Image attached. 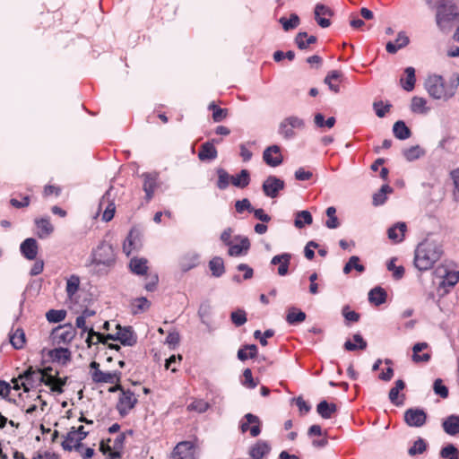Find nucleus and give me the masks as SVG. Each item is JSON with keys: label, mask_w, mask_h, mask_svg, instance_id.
<instances>
[{"label": "nucleus", "mask_w": 459, "mask_h": 459, "mask_svg": "<svg viewBox=\"0 0 459 459\" xmlns=\"http://www.w3.org/2000/svg\"><path fill=\"white\" fill-rule=\"evenodd\" d=\"M209 268L212 272V276L221 277L225 273V266L223 259L220 256L213 257L209 262Z\"/></svg>", "instance_id": "nucleus-40"}, {"label": "nucleus", "mask_w": 459, "mask_h": 459, "mask_svg": "<svg viewBox=\"0 0 459 459\" xmlns=\"http://www.w3.org/2000/svg\"><path fill=\"white\" fill-rule=\"evenodd\" d=\"M404 74L406 75V78H401L400 82L402 84V87L406 91H411L414 89L416 77H415V69L411 66H409L405 68Z\"/></svg>", "instance_id": "nucleus-33"}, {"label": "nucleus", "mask_w": 459, "mask_h": 459, "mask_svg": "<svg viewBox=\"0 0 459 459\" xmlns=\"http://www.w3.org/2000/svg\"><path fill=\"white\" fill-rule=\"evenodd\" d=\"M210 407L209 403L202 399L194 400L187 405V411L198 413L205 412Z\"/></svg>", "instance_id": "nucleus-59"}, {"label": "nucleus", "mask_w": 459, "mask_h": 459, "mask_svg": "<svg viewBox=\"0 0 459 459\" xmlns=\"http://www.w3.org/2000/svg\"><path fill=\"white\" fill-rule=\"evenodd\" d=\"M405 388V383L402 380H396L394 383V386L390 389L388 394V398L390 402L394 405H400L402 403L398 402V395L401 390Z\"/></svg>", "instance_id": "nucleus-46"}, {"label": "nucleus", "mask_w": 459, "mask_h": 459, "mask_svg": "<svg viewBox=\"0 0 459 459\" xmlns=\"http://www.w3.org/2000/svg\"><path fill=\"white\" fill-rule=\"evenodd\" d=\"M337 411L334 403H329L326 401L320 402L316 406L317 413L324 419L332 418L333 414Z\"/></svg>", "instance_id": "nucleus-36"}, {"label": "nucleus", "mask_w": 459, "mask_h": 459, "mask_svg": "<svg viewBox=\"0 0 459 459\" xmlns=\"http://www.w3.org/2000/svg\"><path fill=\"white\" fill-rule=\"evenodd\" d=\"M436 9V24L442 33L448 34L459 23V6L454 0H439Z\"/></svg>", "instance_id": "nucleus-2"}, {"label": "nucleus", "mask_w": 459, "mask_h": 459, "mask_svg": "<svg viewBox=\"0 0 459 459\" xmlns=\"http://www.w3.org/2000/svg\"><path fill=\"white\" fill-rule=\"evenodd\" d=\"M286 125L290 126L293 130L294 129H303L305 127V122L303 119L295 117L290 116L282 120Z\"/></svg>", "instance_id": "nucleus-64"}, {"label": "nucleus", "mask_w": 459, "mask_h": 459, "mask_svg": "<svg viewBox=\"0 0 459 459\" xmlns=\"http://www.w3.org/2000/svg\"><path fill=\"white\" fill-rule=\"evenodd\" d=\"M44 378L42 384L50 387L51 392L56 394H62L64 392L63 386L65 385L67 377L60 378L57 377L58 372L56 371L55 374L48 375V373H43Z\"/></svg>", "instance_id": "nucleus-19"}, {"label": "nucleus", "mask_w": 459, "mask_h": 459, "mask_svg": "<svg viewBox=\"0 0 459 459\" xmlns=\"http://www.w3.org/2000/svg\"><path fill=\"white\" fill-rule=\"evenodd\" d=\"M317 40L316 36H308L307 32H299L295 37V43L301 50L307 49Z\"/></svg>", "instance_id": "nucleus-34"}, {"label": "nucleus", "mask_w": 459, "mask_h": 459, "mask_svg": "<svg viewBox=\"0 0 459 459\" xmlns=\"http://www.w3.org/2000/svg\"><path fill=\"white\" fill-rule=\"evenodd\" d=\"M409 43L410 39L406 33L400 31L395 42L388 41L385 49L389 54H395L399 49L405 48Z\"/></svg>", "instance_id": "nucleus-27"}, {"label": "nucleus", "mask_w": 459, "mask_h": 459, "mask_svg": "<svg viewBox=\"0 0 459 459\" xmlns=\"http://www.w3.org/2000/svg\"><path fill=\"white\" fill-rule=\"evenodd\" d=\"M292 255L290 253H282L281 255H274L271 264L275 265L279 264L278 267V274L281 276H285L289 272V265L290 264Z\"/></svg>", "instance_id": "nucleus-23"}, {"label": "nucleus", "mask_w": 459, "mask_h": 459, "mask_svg": "<svg viewBox=\"0 0 459 459\" xmlns=\"http://www.w3.org/2000/svg\"><path fill=\"white\" fill-rule=\"evenodd\" d=\"M352 269L359 273L365 271L364 265L359 264V258L356 255L351 256L343 267V273L348 274Z\"/></svg>", "instance_id": "nucleus-57"}, {"label": "nucleus", "mask_w": 459, "mask_h": 459, "mask_svg": "<svg viewBox=\"0 0 459 459\" xmlns=\"http://www.w3.org/2000/svg\"><path fill=\"white\" fill-rule=\"evenodd\" d=\"M403 154L408 161H413L423 156L425 154V152L419 145H415L408 149H404L403 151Z\"/></svg>", "instance_id": "nucleus-48"}, {"label": "nucleus", "mask_w": 459, "mask_h": 459, "mask_svg": "<svg viewBox=\"0 0 459 459\" xmlns=\"http://www.w3.org/2000/svg\"><path fill=\"white\" fill-rule=\"evenodd\" d=\"M20 250L22 255L28 260H34L37 257L39 246L33 238H28L22 242Z\"/></svg>", "instance_id": "nucleus-21"}, {"label": "nucleus", "mask_w": 459, "mask_h": 459, "mask_svg": "<svg viewBox=\"0 0 459 459\" xmlns=\"http://www.w3.org/2000/svg\"><path fill=\"white\" fill-rule=\"evenodd\" d=\"M429 94L436 100H449L453 97L452 91H448L444 79L440 75H430L425 82Z\"/></svg>", "instance_id": "nucleus-3"}, {"label": "nucleus", "mask_w": 459, "mask_h": 459, "mask_svg": "<svg viewBox=\"0 0 459 459\" xmlns=\"http://www.w3.org/2000/svg\"><path fill=\"white\" fill-rule=\"evenodd\" d=\"M326 216L328 217L327 221H325V226L328 229L333 230L337 229L340 226V221L336 213V209L333 206H330L325 211Z\"/></svg>", "instance_id": "nucleus-54"}, {"label": "nucleus", "mask_w": 459, "mask_h": 459, "mask_svg": "<svg viewBox=\"0 0 459 459\" xmlns=\"http://www.w3.org/2000/svg\"><path fill=\"white\" fill-rule=\"evenodd\" d=\"M392 187L388 185L381 186L380 190L373 195V204L377 206L383 204L386 199V194L392 192Z\"/></svg>", "instance_id": "nucleus-58"}, {"label": "nucleus", "mask_w": 459, "mask_h": 459, "mask_svg": "<svg viewBox=\"0 0 459 459\" xmlns=\"http://www.w3.org/2000/svg\"><path fill=\"white\" fill-rule=\"evenodd\" d=\"M212 314V306L209 301H204L201 303L198 309V316L201 322L205 325H209L208 319Z\"/></svg>", "instance_id": "nucleus-56"}, {"label": "nucleus", "mask_w": 459, "mask_h": 459, "mask_svg": "<svg viewBox=\"0 0 459 459\" xmlns=\"http://www.w3.org/2000/svg\"><path fill=\"white\" fill-rule=\"evenodd\" d=\"M427 342H418L413 345L412 347V360L416 363L419 362H428L430 359V354L429 353H423L420 355L419 353L422 351L423 350L428 348Z\"/></svg>", "instance_id": "nucleus-32"}, {"label": "nucleus", "mask_w": 459, "mask_h": 459, "mask_svg": "<svg viewBox=\"0 0 459 459\" xmlns=\"http://www.w3.org/2000/svg\"><path fill=\"white\" fill-rule=\"evenodd\" d=\"M82 439L79 438V435L75 432V427H72L69 432L64 437L61 446L65 451H80L83 447Z\"/></svg>", "instance_id": "nucleus-17"}, {"label": "nucleus", "mask_w": 459, "mask_h": 459, "mask_svg": "<svg viewBox=\"0 0 459 459\" xmlns=\"http://www.w3.org/2000/svg\"><path fill=\"white\" fill-rule=\"evenodd\" d=\"M148 260L146 258L134 257L129 263L130 270L137 275H145L148 271Z\"/></svg>", "instance_id": "nucleus-30"}, {"label": "nucleus", "mask_w": 459, "mask_h": 459, "mask_svg": "<svg viewBox=\"0 0 459 459\" xmlns=\"http://www.w3.org/2000/svg\"><path fill=\"white\" fill-rule=\"evenodd\" d=\"M19 378L22 380L21 385H22L23 391L28 393L30 389L41 385L44 374H42L40 368H34L30 366L23 373L19 375Z\"/></svg>", "instance_id": "nucleus-5"}, {"label": "nucleus", "mask_w": 459, "mask_h": 459, "mask_svg": "<svg viewBox=\"0 0 459 459\" xmlns=\"http://www.w3.org/2000/svg\"><path fill=\"white\" fill-rule=\"evenodd\" d=\"M91 264L95 265L111 266L114 264L116 255L112 245L101 241L91 253Z\"/></svg>", "instance_id": "nucleus-4"}, {"label": "nucleus", "mask_w": 459, "mask_h": 459, "mask_svg": "<svg viewBox=\"0 0 459 459\" xmlns=\"http://www.w3.org/2000/svg\"><path fill=\"white\" fill-rule=\"evenodd\" d=\"M334 14L333 11L324 4H316L314 10V17L317 24L321 28H328L331 26L330 18Z\"/></svg>", "instance_id": "nucleus-14"}, {"label": "nucleus", "mask_w": 459, "mask_h": 459, "mask_svg": "<svg viewBox=\"0 0 459 459\" xmlns=\"http://www.w3.org/2000/svg\"><path fill=\"white\" fill-rule=\"evenodd\" d=\"M406 224L404 222H397L388 229L387 235L389 239L395 243L403 241L406 231Z\"/></svg>", "instance_id": "nucleus-28"}, {"label": "nucleus", "mask_w": 459, "mask_h": 459, "mask_svg": "<svg viewBox=\"0 0 459 459\" xmlns=\"http://www.w3.org/2000/svg\"><path fill=\"white\" fill-rule=\"evenodd\" d=\"M230 318L236 326H241L247 322V314L244 310L238 309L231 313Z\"/></svg>", "instance_id": "nucleus-63"}, {"label": "nucleus", "mask_w": 459, "mask_h": 459, "mask_svg": "<svg viewBox=\"0 0 459 459\" xmlns=\"http://www.w3.org/2000/svg\"><path fill=\"white\" fill-rule=\"evenodd\" d=\"M10 342L16 350L23 348L25 344V333L22 328H17L10 334Z\"/></svg>", "instance_id": "nucleus-42"}, {"label": "nucleus", "mask_w": 459, "mask_h": 459, "mask_svg": "<svg viewBox=\"0 0 459 459\" xmlns=\"http://www.w3.org/2000/svg\"><path fill=\"white\" fill-rule=\"evenodd\" d=\"M118 329L116 334L103 335L105 343L108 340L119 341L123 345L133 346L136 343V336L131 327L122 328L119 325H117Z\"/></svg>", "instance_id": "nucleus-7"}, {"label": "nucleus", "mask_w": 459, "mask_h": 459, "mask_svg": "<svg viewBox=\"0 0 459 459\" xmlns=\"http://www.w3.org/2000/svg\"><path fill=\"white\" fill-rule=\"evenodd\" d=\"M257 347L255 344L245 345L238 351V359L244 361L247 359H253L257 355Z\"/></svg>", "instance_id": "nucleus-45"}, {"label": "nucleus", "mask_w": 459, "mask_h": 459, "mask_svg": "<svg viewBox=\"0 0 459 459\" xmlns=\"http://www.w3.org/2000/svg\"><path fill=\"white\" fill-rule=\"evenodd\" d=\"M132 306H133V312L134 314H136L138 312H143V311L147 310L150 307L151 303L146 298L141 297V298L135 299L134 300Z\"/></svg>", "instance_id": "nucleus-60"}, {"label": "nucleus", "mask_w": 459, "mask_h": 459, "mask_svg": "<svg viewBox=\"0 0 459 459\" xmlns=\"http://www.w3.org/2000/svg\"><path fill=\"white\" fill-rule=\"evenodd\" d=\"M111 442L110 439L108 440V443ZM100 450L104 455H107V459H120L121 453L119 451H114L111 449V446L109 444H105L101 442Z\"/></svg>", "instance_id": "nucleus-62"}, {"label": "nucleus", "mask_w": 459, "mask_h": 459, "mask_svg": "<svg viewBox=\"0 0 459 459\" xmlns=\"http://www.w3.org/2000/svg\"><path fill=\"white\" fill-rule=\"evenodd\" d=\"M435 276L441 279L439 285L442 287H454L459 281V271H450L446 266H438Z\"/></svg>", "instance_id": "nucleus-10"}, {"label": "nucleus", "mask_w": 459, "mask_h": 459, "mask_svg": "<svg viewBox=\"0 0 459 459\" xmlns=\"http://www.w3.org/2000/svg\"><path fill=\"white\" fill-rule=\"evenodd\" d=\"M137 403L135 394L130 390H122L117 404V410L121 416H126Z\"/></svg>", "instance_id": "nucleus-8"}, {"label": "nucleus", "mask_w": 459, "mask_h": 459, "mask_svg": "<svg viewBox=\"0 0 459 459\" xmlns=\"http://www.w3.org/2000/svg\"><path fill=\"white\" fill-rule=\"evenodd\" d=\"M313 222V218L311 213L308 211H300L296 213L294 225L298 229H302L306 225H311Z\"/></svg>", "instance_id": "nucleus-39"}, {"label": "nucleus", "mask_w": 459, "mask_h": 459, "mask_svg": "<svg viewBox=\"0 0 459 459\" xmlns=\"http://www.w3.org/2000/svg\"><path fill=\"white\" fill-rule=\"evenodd\" d=\"M443 459H459V450L453 444L444 446L439 453Z\"/></svg>", "instance_id": "nucleus-55"}, {"label": "nucleus", "mask_w": 459, "mask_h": 459, "mask_svg": "<svg viewBox=\"0 0 459 459\" xmlns=\"http://www.w3.org/2000/svg\"><path fill=\"white\" fill-rule=\"evenodd\" d=\"M217 150L213 144L206 142L202 144L198 153V158L201 160H212L217 158Z\"/></svg>", "instance_id": "nucleus-31"}, {"label": "nucleus", "mask_w": 459, "mask_h": 459, "mask_svg": "<svg viewBox=\"0 0 459 459\" xmlns=\"http://www.w3.org/2000/svg\"><path fill=\"white\" fill-rule=\"evenodd\" d=\"M279 22L282 25L283 30L289 31L297 28L299 25L300 20L296 13H291L290 19L281 17Z\"/></svg>", "instance_id": "nucleus-51"}, {"label": "nucleus", "mask_w": 459, "mask_h": 459, "mask_svg": "<svg viewBox=\"0 0 459 459\" xmlns=\"http://www.w3.org/2000/svg\"><path fill=\"white\" fill-rule=\"evenodd\" d=\"M35 225L37 227V235L39 238H46L50 236L54 231V226L51 224L49 218L35 219Z\"/></svg>", "instance_id": "nucleus-26"}, {"label": "nucleus", "mask_w": 459, "mask_h": 459, "mask_svg": "<svg viewBox=\"0 0 459 459\" xmlns=\"http://www.w3.org/2000/svg\"><path fill=\"white\" fill-rule=\"evenodd\" d=\"M142 247L141 233L136 229H132L123 243V252L129 256L133 252Z\"/></svg>", "instance_id": "nucleus-13"}, {"label": "nucleus", "mask_w": 459, "mask_h": 459, "mask_svg": "<svg viewBox=\"0 0 459 459\" xmlns=\"http://www.w3.org/2000/svg\"><path fill=\"white\" fill-rule=\"evenodd\" d=\"M271 451V446L267 441L258 440L248 451V455L253 459H263Z\"/></svg>", "instance_id": "nucleus-24"}, {"label": "nucleus", "mask_w": 459, "mask_h": 459, "mask_svg": "<svg viewBox=\"0 0 459 459\" xmlns=\"http://www.w3.org/2000/svg\"><path fill=\"white\" fill-rule=\"evenodd\" d=\"M342 76V74L341 72H339L337 70H333V71L329 72L328 74L326 75V77L325 78V83L329 86V89L331 91L337 93L340 91L339 85L338 84H331V81L340 82Z\"/></svg>", "instance_id": "nucleus-52"}, {"label": "nucleus", "mask_w": 459, "mask_h": 459, "mask_svg": "<svg viewBox=\"0 0 459 459\" xmlns=\"http://www.w3.org/2000/svg\"><path fill=\"white\" fill-rule=\"evenodd\" d=\"M218 175L217 187L221 190L226 189L231 183V177L224 169L219 168L216 170Z\"/></svg>", "instance_id": "nucleus-47"}, {"label": "nucleus", "mask_w": 459, "mask_h": 459, "mask_svg": "<svg viewBox=\"0 0 459 459\" xmlns=\"http://www.w3.org/2000/svg\"><path fill=\"white\" fill-rule=\"evenodd\" d=\"M264 161L270 167H277L283 161L281 148L278 145L267 147L263 153Z\"/></svg>", "instance_id": "nucleus-18"}, {"label": "nucleus", "mask_w": 459, "mask_h": 459, "mask_svg": "<svg viewBox=\"0 0 459 459\" xmlns=\"http://www.w3.org/2000/svg\"><path fill=\"white\" fill-rule=\"evenodd\" d=\"M66 312L65 310H56V309H50L47 312L46 317L48 322L51 323H59L63 321L65 318Z\"/></svg>", "instance_id": "nucleus-61"}, {"label": "nucleus", "mask_w": 459, "mask_h": 459, "mask_svg": "<svg viewBox=\"0 0 459 459\" xmlns=\"http://www.w3.org/2000/svg\"><path fill=\"white\" fill-rule=\"evenodd\" d=\"M411 109L414 113L426 114L429 108L427 107V100L421 97H413L411 99Z\"/></svg>", "instance_id": "nucleus-43"}, {"label": "nucleus", "mask_w": 459, "mask_h": 459, "mask_svg": "<svg viewBox=\"0 0 459 459\" xmlns=\"http://www.w3.org/2000/svg\"><path fill=\"white\" fill-rule=\"evenodd\" d=\"M109 196H110V191L108 190L102 196V198L100 199V204H99L98 213L100 212L102 207L105 204H107L104 209L103 214H102V221H106V222L110 221L113 219V217L115 215V212H116V205H115L114 202L109 201Z\"/></svg>", "instance_id": "nucleus-20"}, {"label": "nucleus", "mask_w": 459, "mask_h": 459, "mask_svg": "<svg viewBox=\"0 0 459 459\" xmlns=\"http://www.w3.org/2000/svg\"><path fill=\"white\" fill-rule=\"evenodd\" d=\"M75 325L78 328L82 329L83 333L88 332L86 342H88L89 347L99 342L105 343V341H103V335L100 333L95 332L92 327L88 328L86 326V319L83 316H77Z\"/></svg>", "instance_id": "nucleus-16"}, {"label": "nucleus", "mask_w": 459, "mask_h": 459, "mask_svg": "<svg viewBox=\"0 0 459 459\" xmlns=\"http://www.w3.org/2000/svg\"><path fill=\"white\" fill-rule=\"evenodd\" d=\"M427 420V413L420 408H410L404 412V421L410 427L420 428Z\"/></svg>", "instance_id": "nucleus-11"}, {"label": "nucleus", "mask_w": 459, "mask_h": 459, "mask_svg": "<svg viewBox=\"0 0 459 459\" xmlns=\"http://www.w3.org/2000/svg\"><path fill=\"white\" fill-rule=\"evenodd\" d=\"M386 292L381 287H375L368 293V300L370 303L379 306L385 302Z\"/></svg>", "instance_id": "nucleus-38"}, {"label": "nucleus", "mask_w": 459, "mask_h": 459, "mask_svg": "<svg viewBox=\"0 0 459 459\" xmlns=\"http://www.w3.org/2000/svg\"><path fill=\"white\" fill-rule=\"evenodd\" d=\"M51 357L54 360L65 364L71 359V352L66 348H57L51 351Z\"/></svg>", "instance_id": "nucleus-50"}, {"label": "nucleus", "mask_w": 459, "mask_h": 459, "mask_svg": "<svg viewBox=\"0 0 459 459\" xmlns=\"http://www.w3.org/2000/svg\"><path fill=\"white\" fill-rule=\"evenodd\" d=\"M236 239H239V244H230L229 246V255L230 256H239L246 254L250 247V242L247 237L237 236Z\"/></svg>", "instance_id": "nucleus-25"}, {"label": "nucleus", "mask_w": 459, "mask_h": 459, "mask_svg": "<svg viewBox=\"0 0 459 459\" xmlns=\"http://www.w3.org/2000/svg\"><path fill=\"white\" fill-rule=\"evenodd\" d=\"M427 442L423 438L418 437V439L414 441L413 445L408 449V454L410 456L414 457L423 454L427 450Z\"/></svg>", "instance_id": "nucleus-49"}, {"label": "nucleus", "mask_w": 459, "mask_h": 459, "mask_svg": "<svg viewBox=\"0 0 459 459\" xmlns=\"http://www.w3.org/2000/svg\"><path fill=\"white\" fill-rule=\"evenodd\" d=\"M250 183V174L247 169H242L239 174L231 177V184L238 188H245Z\"/></svg>", "instance_id": "nucleus-37"}, {"label": "nucleus", "mask_w": 459, "mask_h": 459, "mask_svg": "<svg viewBox=\"0 0 459 459\" xmlns=\"http://www.w3.org/2000/svg\"><path fill=\"white\" fill-rule=\"evenodd\" d=\"M80 278L77 275H71L66 281V293L69 298H72L79 290Z\"/></svg>", "instance_id": "nucleus-53"}, {"label": "nucleus", "mask_w": 459, "mask_h": 459, "mask_svg": "<svg viewBox=\"0 0 459 459\" xmlns=\"http://www.w3.org/2000/svg\"><path fill=\"white\" fill-rule=\"evenodd\" d=\"M143 178V190L145 193L146 202H150L154 196V192L159 186V173L158 172H145L142 174Z\"/></svg>", "instance_id": "nucleus-12"}, {"label": "nucleus", "mask_w": 459, "mask_h": 459, "mask_svg": "<svg viewBox=\"0 0 459 459\" xmlns=\"http://www.w3.org/2000/svg\"><path fill=\"white\" fill-rule=\"evenodd\" d=\"M393 133L399 140H406L411 137L410 128L402 120L396 121L393 126Z\"/></svg>", "instance_id": "nucleus-35"}, {"label": "nucleus", "mask_w": 459, "mask_h": 459, "mask_svg": "<svg viewBox=\"0 0 459 459\" xmlns=\"http://www.w3.org/2000/svg\"><path fill=\"white\" fill-rule=\"evenodd\" d=\"M285 186L282 179L275 177L269 176L263 183L262 189L265 196L269 198H276Z\"/></svg>", "instance_id": "nucleus-9"}, {"label": "nucleus", "mask_w": 459, "mask_h": 459, "mask_svg": "<svg viewBox=\"0 0 459 459\" xmlns=\"http://www.w3.org/2000/svg\"><path fill=\"white\" fill-rule=\"evenodd\" d=\"M444 431L450 435L455 436L459 433V416L450 415L442 423Z\"/></svg>", "instance_id": "nucleus-29"}, {"label": "nucleus", "mask_w": 459, "mask_h": 459, "mask_svg": "<svg viewBox=\"0 0 459 459\" xmlns=\"http://www.w3.org/2000/svg\"><path fill=\"white\" fill-rule=\"evenodd\" d=\"M91 369V379L94 383H107L114 384L120 382L121 372H103L100 369V364L96 361H92L90 364Z\"/></svg>", "instance_id": "nucleus-6"}, {"label": "nucleus", "mask_w": 459, "mask_h": 459, "mask_svg": "<svg viewBox=\"0 0 459 459\" xmlns=\"http://www.w3.org/2000/svg\"><path fill=\"white\" fill-rule=\"evenodd\" d=\"M443 248L439 242L426 238L420 242L415 250L414 265L420 271H427L443 255Z\"/></svg>", "instance_id": "nucleus-1"}, {"label": "nucleus", "mask_w": 459, "mask_h": 459, "mask_svg": "<svg viewBox=\"0 0 459 459\" xmlns=\"http://www.w3.org/2000/svg\"><path fill=\"white\" fill-rule=\"evenodd\" d=\"M306 319V314L296 307H290L286 316V321L290 325H297L302 323Z\"/></svg>", "instance_id": "nucleus-41"}, {"label": "nucleus", "mask_w": 459, "mask_h": 459, "mask_svg": "<svg viewBox=\"0 0 459 459\" xmlns=\"http://www.w3.org/2000/svg\"><path fill=\"white\" fill-rule=\"evenodd\" d=\"M353 340L358 344H355L351 342L350 340L346 341L344 342V349L350 351H356V350H365L367 348V342L362 338V336L359 333H355L353 335Z\"/></svg>", "instance_id": "nucleus-44"}, {"label": "nucleus", "mask_w": 459, "mask_h": 459, "mask_svg": "<svg viewBox=\"0 0 459 459\" xmlns=\"http://www.w3.org/2000/svg\"><path fill=\"white\" fill-rule=\"evenodd\" d=\"M52 335L58 343H68L74 337V330L71 325H61L52 332Z\"/></svg>", "instance_id": "nucleus-22"}, {"label": "nucleus", "mask_w": 459, "mask_h": 459, "mask_svg": "<svg viewBox=\"0 0 459 459\" xmlns=\"http://www.w3.org/2000/svg\"><path fill=\"white\" fill-rule=\"evenodd\" d=\"M171 459H195V444L191 441H181L173 449Z\"/></svg>", "instance_id": "nucleus-15"}]
</instances>
